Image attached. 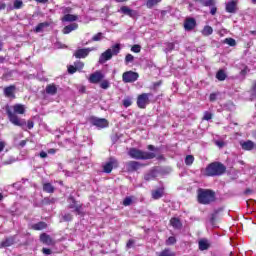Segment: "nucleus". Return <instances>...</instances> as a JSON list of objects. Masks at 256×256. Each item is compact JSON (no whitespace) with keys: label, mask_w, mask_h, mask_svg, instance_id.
<instances>
[{"label":"nucleus","mask_w":256,"mask_h":256,"mask_svg":"<svg viewBox=\"0 0 256 256\" xmlns=\"http://www.w3.org/2000/svg\"><path fill=\"white\" fill-rule=\"evenodd\" d=\"M6 113L12 125H15L16 127H22L24 131H27V129H25V125H27V121L17 116V115H25V105L15 104L14 106H6Z\"/></svg>","instance_id":"1"},{"label":"nucleus","mask_w":256,"mask_h":256,"mask_svg":"<svg viewBox=\"0 0 256 256\" xmlns=\"http://www.w3.org/2000/svg\"><path fill=\"white\" fill-rule=\"evenodd\" d=\"M225 171H227V167L223 163L212 162L206 167L204 175L206 177H220V175L225 174Z\"/></svg>","instance_id":"2"},{"label":"nucleus","mask_w":256,"mask_h":256,"mask_svg":"<svg viewBox=\"0 0 256 256\" xmlns=\"http://www.w3.org/2000/svg\"><path fill=\"white\" fill-rule=\"evenodd\" d=\"M215 201V192L209 189H198V203L201 205H209Z\"/></svg>","instance_id":"3"},{"label":"nucleus","mask_w":256,"mask_h":256,"mask_svg":"<svg viewBox=\"0 0 256 256\" xmlns=\"http://www.w3.org/2000/svg\"><path fill=\"white\" fill-rule=\"evenodd\" d=\"M130 157L132 159H142V160H147V159H155L156 155L153 152H145L143 150H139L137 148H131L128 152Z\"/></svg>","instance_id":"4"},{"label":"nucleus","mask_w":256,"mask_h":256,"mask_svg":"<svg viewBox=\"0 0 256 256\" xmlns=\"http://www.w3.org/2000/svg\"><path fill=\"white\" fill-rule=\"evenodd\" d=\"M90 125H93L94 127H97L98 129H105L106 127H109V121L105 118H99L95 116H91L88 119Z\"/></svg>","instance_id":"5"},{"label":"nucleus","mask_w":256,"mask_h":256,"mask_svg":"<svg viewBox=\"0 0 256 256\" xmlns=\"http://www.w3.org/2000/svg\"><path fill=\"white\" fill-rule=\"evenodd\" d=\"M150 97H153L152 93H142L137 97V105L139 109H145L151 101L149 100Z\"/></svg>","instance_id":"6"},{"label":"nucleus","mask_w":256,"mask_h":256,"mask_svg":"<svg viewBox=\"0 0 256 256\" xmlns=\"http://www.w3.org/2000/svg\"><path fill=\"white\" fill-rule=\"evenodd\" d=\"M139 79V73L133 71L124 72L122 75V81L124 83H135Z\"/></svg>","instance_id":"7"},{"label":"nucleus","mask_w":256,"mask_h":256,"mask_svg":"<svg viewBox=\"0 0 256 256\" xmlns=\"http://www.w3.org/2000/svg\"><path fill=\"white\" fill-rule=\"evenodd\" d=\"M68 203H69L68 209H74V211L77 213V215H81L83 206L77 204L75 197L69 196Z\"/></svg>","instance_id":"8"},{"label":"nucleus","mask_w":256,"mask_h":256,"mask_svg":"<svg viewBox=\"0 0 256 256\" xmlns=\"http://www.w3.org/2000/svg\"><path fill=\"white\" fill-rule=\"evenodd\" d=\"M91 51H95V48H82V49H78L74 52V57H76V59H85V57L89 56V53Z\"/></svg>","instance_id":"9"},{"label":"nucleus","mask_w":256,"mask_h":256,"mask_svg":"<svg viewBox=\"0 0 256 256\" xmlns=\"http://www.w3.org/2000/svg\"><path fill=\"white\" fill-rule=\"evenodd\" d=\"M119 163L117 159L110 158V160L103 166L104 173H111L113 171V167H118Z\"/></svg>","instance_id":"10"},{"label":"nucleus","mask_w":256,"mask_h":256,"mask_svg":"<svg viewBox=\"0 0 256 256\" xmlns=\"http://www.w3.org/2000/svg\"><path fill=\"white\" fill-rule=\"evenodd\" d=\"M143 167V164L137 162V161H129L126 163V169L129 173H133L137 171L138 169H141Z\"/></svg>","instance_id":"11"},{"label":"nucleus","mask_w":256,"mask_h":256,"mask_svg":"<svg viewBox=\"0 0 256 256\" xmlns=\"http://www.w3.org/2000/svg\"><path fill=\"white\" fill-rule=\"evenodd\" d=\"M195 27H197V20L195 18H186L184 21L185 31H193Z\"/></svg>","instance_id":"12"},{"label":"nucleus","mask_w":256,"mask_h":256,"mask_svg":"<svg viewBox=\"0 0 256 256\" xmlns=\"http://www.w3.org/2000/svg\"><path fill=\"white\" fill-rule=\"evenodd\" d=\"M103 79H105V75L99 71H96L90 75L89 81L90 83L97 84L100 83V81H103Z\"/></svg>","instance_id":"13"},{"label":"nucleus","mask_w":256,"mask_h":256,"mask_svg":"<svg viewBox=\"0 0 256 256\" xmlns=\"http://www.w3.org/2000/svg\"><path fill=\"white\" fill-rule=\"evenodd\" d=\"M16 89L17 88L15 87V85H11V86L4 88L5 97H8L10 99H15V90Z\"/></svg>","instance_id":"14"},{"label":"nucleus","mask_w":256,"mask_h":256,"mask_svg":"<svg viewBox=\"0 0 256 256\" xmlns=\"http://www.w3.org/2000/svg\"><path fill=\"white\" fill-rule=\"evenodd\" d=\"M240 145L244 151H253V149L255 148V143L251 140L241 141Z\"/></svg>","instance_id":"15"},{"label":"nucleus","mask_w":256,"mask_h":256,"mask_svg":"<svg viewBox=\"0 0 256 256\" xmlns=\"http://www.w3.org/2000/svg\"><path fill=\"white\" fill-rule=\"evenodd\" d=\"M113 56L111 54V50H106L104 53L101 54L100 58H99V63L103 64L106 61H110V59H112Z\"/></svg>","instance_id":"16"},{"label":"nucleus","mask_w":256,"mask_h":256,"mask_svg":"<svg viewBox=\"0 0 256 256\" xmlns=\"http://www.w3.org/2000/svg\"><path fill=\"white\" fill-rule=\"evenodd\" d=\"M40 241L44 243V245H55V242H53L51 236L45 233L40 235Z\"/></svg>","instance_id":"17"},{"label":"nucleus","mask_w":256,"mask_h":256,"mask_svg":"<svg viewBox=\"0 0 256 256\" xmlns=\"http://www.w3.org/2000/svg\"><path fill=\"white\" fill-rule=\"evenodd\" d=\"M198 247H199L200 251H207V249H209V247H211V244H209V240L203 238V239L199 240Z\"/></svg>","instance_id":"18"},{"label":"nucleus","mask_w":256,"mask_h":256,"mask_svg":"<svg viewBox=\"0 0 256 256\" xmlns=\"http://www.w3.org/2000/svg\"><path fill=\"white\" fill-rule=\"evenodd\" d=\"M15 243V236H10L0 243V247H11Z\"/></svg>","instance_id":"19"},{"label":"nucleus","mask_w":256,"mask_h":256,"mask_svg":"<svg viewBox=\"0 0 256 256\" xmlns=\"http://www.w3.org/2000/svg\"><path fill=\"white\" fill-rule=\"evenodd\" d=\"M227 13H237V3L235 1L228 2L226 4Z\"/></svg>","instance_id":"20"},{"label":"nucleus","mask_w":256,"mask_h":256,"mask_svg":"<svg viewBox=\"0 0 256 256\" xmlns=\"http://www.w3.org/2000/svg\"><path fill=\"white\" fill-rule=\"evenodd\" d=\"M157 178V170L152 169L148 173L144 175L145 181H153V179Z\"/></svg>","instance_id":"21"},{"label":"nucleus","mask_w":256,"mask_h":256,"mask_svg":"<svg viewBox=\"0 0 256 256\" xmlns=\"http://www.w3.org/2000/svg\"><path fill=\"white\" fill-rule=\"evenodd\" d=\"M78 27H79V24L72 23V24L64 27L63 33H64V35H69V33H71V31H75Z\"/></svg>","instance_id":"22"},{"label":"nucleus","mask_w":256,"mask_h":256,"mask_svg":"<svg viewBox=\"0 0 256 256\" xmlns=\"http://www.w3.org/2000/svg\"><path fill=\"white\" fill-rule=\"evenodd\" d=\"M47 27H49V22H42L35 27L34 31L35 33H43V31L47 29Z\"/></svg>","instance_id":"23"},{"label":"nucleus","mask_w":256,"mask_h":256,"mask_svg":"<svg viewBox=\"0 0 256 256\" xmlns=\"http://www.w3.org/2000/svg\"><path fill=\"white\" fill-rule=\"evenodd\" d=\"M47 95H57V86L55 84H50L46 86Z\"/></svg>","instance_id":"24"},{"label":"nucleus","mask_w":256,"mask_h":256,"mask_svg":"<svg viewBox=\"0 0 256 256\" xmlns=\"http://www.w3.org/2000/svg\"><path fill=\"white\" fill-rule=\"evenodd\" d=\"M170 225H172L174 229H181V227H183V224L181 223V220H179V218H171Z\"/></svg>","instance_id":"25"},{"label":"nucleus","mask_w":256,"mask_h":256,"mask_svg":"<svg viewBox=\"0 0 256 256\" xmlns=\"http://www.w3.org/2000/svg\"><path fill=\"white\" fill-rule=\"evenodd\" d=\"M163 188H158L152 191V199H161L163 197Z\"/></svg>","instance_id":"26"},{"label":"nucleus","mask_w":256,"mask_h":256,"mask_svg":"<svg viewBox=\"0 0 256 256\" xmlns=\"http://www.w3.org/2000/svg\"><path fill=\"white\" fill-rule=\"evenodd\" d=\"M43 191L45 193H55V187L51 183H44Z\"/></svg>","instance_id":"27"},{"label":"nucleus","mask_w":256,"mask_h":256,"mask_svg":"<svg viewBox=\"0 0 256 256\" xmlns=\"http://www.w3.org/2000/svg\"><path fill=\"white\" fill-rule=\"evenodd\" d=\"M32 229L35 231H43V229H47V224L45 222H38L32 226Z\"/></svg>","instance_id":"28"},{"label":"nucleus","mask_w":256,"mask_h":256,"mask_svg":"<svg viewBox=\"0 0 256 256\" xmlns=\"http://www.w3.org/2000/svg\"><path fill=\"white\" fill-rule=\"evenodd\" d=\"M121 11L124 13V15H128L129 17H135V11L127 6H122Z\"/></svg>","instance_id":"29"},{"label":"nucleus","mask_w":256,"mask_h":256,"mask_svg":"<svg viewBox=\"0 0 256 256\" xmlns=\"http://www.w3.org/2000/svg\"><path fill=\"white\" fill-rule=\"evenodd\" d=\"M77 19H79V17H78L77 15L66 14V15H64V17L62 18V21L73 22V21H77Z\"/></svg>","instance_id":"30"},{"label":"nucleus","mask_w":256,"mask_h":256,"mask_svg":"<svg viewBox=\"0 0 256 256\" xmlns=\"http://www.w3.org/2000/svg\"><path fill=\"white\" fill-rule=\"evenodd\" d=\"M108 51H111L112 56L119 55V52L121 51V45H113L111 48L108 49Z\"/></svg>","instance_id":"31"},{"label":"nucleus","mask_w":256,"mask_h":256,"mask_svg":"<svg viewBox=\"0 0 256 256\" xmlns=\"http://www.w3.org/2000/svg\"><path fill=\"white\" fill-rule=\"evenodd\" d=\"M202 35H204V37H209V35H213V27L205 26L202 30Z\"/></svg>","instance_id":"32"},{"label":"nucleus","mask_w":256,"mask_h":256,"mask_svg":"<svg viewBox=\"0 0 256 256\" xmlns=\"http://www.w3.org/2000/svg\"><path fill=\"white\" fill-rule=\"evenodd\" d=\"M216 78L218 81H225V79H227V74H225V71L219 70L216 74Z\"/></svg>","instance_id":"33"},{"label":"nucleus","mask_w":256,"mask_h":256,"mask_svg":"<svg viewBox=\"0 0 256 256\" xmlns=\"http://www.w3.org/2000/svg\"><path fill=\"white\" fill-rule=\"evenodd\" d=\"M223 43L229 45V47H235L237 45V41H235L233 38H226L224 39Z\"/></svg>","instance_id":"34"},{"label":"nucleus","mask_w":256,"mask_h":256,"mask_svg":"<svg viewBox=\"0 0 256 256\" xmlns=\"http://www.w3.org/2000/svg\"><path fill=\"white\" fill-rule=\"evenodd\" d=\"M157 3H161V0H148L146 6L148 7V9H153V7L157 5Z\"/></svg>","instance_id":"35"},{"label":"nucleus","mask_w":256,"mask_h":256,"mask_svg":"<svg viewBox=\"0 0 256 256\" xmlns=\"http://www.w3.org/2000/svg\"><path fill=\"white\" fill-rule=\"evenodd\" d=\"M217 215H219V210H216L214 213L211 214L210 223L211 225H215L217 221Z\"/></svg>","instance_id":"36"},{"label":"nucleus","mask_w":256,"mask_h":256,"mask_svg":"<svg viewBox=\"0 0 256 256\" xmlns=\"http://www.w3.org/2000/svg\"><path fill=\"white\" fill-rule=\"evenodd\" d=\"M174 49H175V44L168 42V43H166V48L164 51H165V53H169V52L173 51Z\"/></svg>","instance_id":"37"},{"label":"nucleus","mask_w":256,"mask_h":256,"mask_svg":"<svg viewBox=\"0 0 256 256\" xmlns=\"http://www.w3.org/2000/svg\"><path fill=\"white\" fill-rule=\"evenodd\" d=\"M193 161H195V157L193 155H187L185 158L186 165H193Z\"/></svg>","instance_id":"38"},{"label":"nucleus","mask_w":256,"mask_h":256,"mask_svg":"<svg viewBox=\"0 0 256 256\" xmlns=\"http://www.w3.org/2000/svg\"><path fill=\"white\" fill-rule=\"evenodd\" d=\"M165 243L166 245H175L177 243V239L175 236H170Z\"/></svg>","instance_id":"39"},{"label":"nucleus","mask_w":256,"mask_h":256,"mask_svg":"<svg viewBox=\"0 0 256 256\" xmlns=\"http://www.w3.org/2000/svg\"><path fill=\"white\" fill-rule=\"evenodd\" d=\"M134 60H135V57L132 54H127L125 57L126 65H129V63H133Z\"/></svg>","instance_id":"40"},{"label":"nucleus","mask_w":256,"mask_h":256,"mask_svg":"<svg viewBox=\"0 0 256 256\" xmlns=\"http://www.w3.org/2000/svg\"><path fill=\"white\" fill-rule=\"evenodd\" d=\"M159 256H175V254H173L171 250L165 249L162 252H160Z\"/></svg>","instance_id":"41"},{"label":"nucleus","mask_w":256,"mask_h":256,"mask_svg":"<svg viewBox=\"0 0 256 256\" xmlns=\"http://www.w3.org/2000/svg\"><path fill=\"white\" fill-rule=\"evenodd\" d=\"M213 119V114L211 112H204L203 120L204 121H211Z\"/></svg>","instance_id":"42"},{"label":"nucleus","mask_w":256,"mask_h":256,"mask_svg":"<svg viewBox=\"0 0 256 256\" xmlns=\"http://www.w3.org/2000/svg\"><path fill=\"white\" fill-rule=\"evenodd\" d=\"M132 203H133V199L131 197H126L123 200L124 207H129V205H131Z\"/></svg>","instance_id":"43"},{"label":"nucleus","mask_w":256,"mask_h":256,"mask_svg":"<svg viewBox=\"0 0 256 256\" xmlns=\"http://www.w3.org/2000/svg\"><path fill=\"white\" fill-rule=\"evenodd\" d=\"M203 6L204 7H214L215 6V0H205Z\"/></svg>","instance_id":"44"},{"label":"nucleus","mask_w":256,"mask_h":256,"mask_svg":"<svg viewBox=\"0 0 256 256\" xmlns=\"http://www.w3.org/2000/svg\"><path fill=\"white\" fill-rule=\"evenodd\" d=\"M21 7H23V1L14 0V9H21Z\"/></svg>","instance_id":"45"},{"label":"nucleus","mask_w":256,"mask_h":256,"mask_svg":"<svg viewBox=\"0 0 256 256\" xmlns=\"http://www.w3.org/2000/svg\"><path fill=\"white\" fill-rule=\"evenodd\" d=\"M103 39V33L99 32L92 37V41H101Z\"/></svg>","instance_id":"46"},{"label":"nucleus","mask_w":256,"mask_h":256,"mask_svg":"<svg viewBox=\"0 0 256 256\" xmlns=\"http://www.w3.org/2000/svg\"><path fill=\"white\" fill-rule=\"evenodd\" d=\"M132 247H135V240L130 239L126 244V249H132Z\"/></svg>","instance_id":"47"},{"label":"nucleus","mask_w":256,"mask_h":256,"mask_svg":"<svg viewBox=\"0 0 256 256\" xmlns=\"http://www.w3.org/2000/svg\"><path fill=\"white\" fill-rule=\"evenodd\" d=\"M63 221H73V215L66 213L62 216Z\"/></svg>","instance_id":"48"},{"label":"nucleus","mask_w":256,"mask_h":256,"mask_svg":"<svg viewBox=\"0 0 256 256\" xmlns=\"http://www.w3.org/2000/svg\"><path fill=\"white\" fill-rule=\"evenodd\" d=\"M131 51H133V53H141V46L136 44L132 46Z\"/></svg>","instance_id":"49"},{"label":"nucleus","mask_w":256,"mask_h":256,"mask_svg":"<svg viewBox=\"0 0 256 256\" xmlns=\"http://www.w3.org/2000/svg\"><path fill=\"white\" fill-rule=\"evenodd\" d=\"M100 87L101 89H109V81L108 80H104L100 83Z\"/></svg>","instance_id":"50"},{"label":"nucleus","mask_w":256,"mask_h":256,"mask_svg":"<svg viewBox=\"0 0 256 256\" xmlns=\"http://www.w3.org/2000/svg\"><path fill=\"white\" fill-rule=\"evenodd\" d=\"M132 104H133V101H131V99L129 98L123 100L124 107H131Z\"/></svg>","instance_id":"51"},{"label":"nucleus","mask_w":256,"mask_h":256,"mask_svg":"<svg viewBox=\"0 0 256 256\" xmlns=\"http://www.w3.org/2000/svg\"><path fill=\"white\" fill-rule=\"evenodd\" d=\"M76 72H77V67L76 66L70 65L68 67V73H70V75H73V73H76Z\"/></svg>","instance_id":"52"},{"label":"nucleus","mask_w":256,"mask_h":256,"mask_svg":"<svg viewBox=\"0 0 256 256\" xmlns=\"http://www.w3.org/2000/svg\"><path fill=\"white\" fill-rule=\"evenodd\" d=\"M76 69H83L85 67V64L81 61L75 62Z\"/></svg>","instance_id":"53"},{"label":"nucleus","mask_w":256,"mask_h":256,"mask_svg":"<svg viewBox=\"0 0 256 256\" xmlns=\"http://www.w3.org/2000/svg\"><path fill=\"white\" fill-rule=\"evenodd\" d=\"M42 253L44 255H51L53 253V251L51 249H49V248H43L42 249Z\"/></svg>","instance_id":"54"},{"label":"nucleus","mask_w":256,"mask_h":256,"mask_svg":"<svg viewBox=\"0 0 256 256\" xmlns=\"http://www.w3.org/2000/svg\"><path fill=\"white\" fill-rule=\"evenodd\" d=\"M35 123L33 122V120H28L27 121V128L28 129H33Z\"/></svg>","instance_id":"55"},{"label":"nucleus","mask_w":256,"mask_h":256,"mask_svg":"<svg viewBox=\"0 0 256 256\" xmlns=\"http://www.w3.org/2000/svg\"><path fill=\"white\" fill-rule=\"evenodd\" d=\"M215 145H217V147H220V149H221V148L225 147V142H223V141H216Z\"/></svg>","instance_id":"56"},{"label":"nucleus","mask_w":256,"mask_h":256,"mask_svg":"<svg viewBox=\"0 0 256 256\" xmlns=\"http://www.w3.org/2000/svg\"><path fill=\"white\" fill-rule=\"evenodd\" d=\"M248 71H249V68L247 66H245L244 69L241 70L240 75L245 76Z\"/></svg>","instance_id":"57"},{"label":"nucleus","mask_w":256,"mask_h":256,"mask_svg":"<svg viewBox=\"0 0 256 256\" xmlns=\"http://www.w3.org/2000/svg\"><path fill=\"white\" fill-rule=\"evenodd\" d=\"M210 101H217V94H215V93H212V94H210Z\"/></svg>","instance_id":"58"},{"label":"nucleus","mask_w":256,"mask_h":256,"mask_svg":"<svg viewBox=\"0 0 256 256\" xmlns=\"http://www.w3.org/2000/svg\"><path fill=\"white\" fill-rule=\"evenodd\" d=\"M252 95H253V97H256V81L254 82L253 87H252Z\"/></svg>","instance_id":"59"},{"label":"nucleus","mask_w":256,"mask_h":256,"mask_svg":"<svg viewBox=\"0 0 256 256\" xmlns=\"http://www.w3.org/2000/svg\"><path fill=\"white\" fill-rule=\"evenodd\" d=\"M40 157H41V159H46V157H47V152L41 151V152H40Z\"/></svg>","instance_id":"60"},{"label":"nucleus","mask_w":256,"mask_h":256,"mask_svg":"<svg viewBox=\"0 0 256 256\" xmlns=\"http://www.w3.org/2000/svg\"><path fill=\"white\" fill-rule=\"evenodd\" d=\"M157 87H161V81L155 82L153 84V89H157Z\"/></svg>","instance_id":"61"},{"label":"nucleus","mask_w":256,"mask_h":256,"mask_svg":"<svg viewBox=\"0 0 256 256\" xmlns=\"http://www.w3.org/2000/svg\"><path fill=\"white\" fill-rule=\"evenodd\" d=\"M210 13L211 15H215L217 13V7H212Z\"/></svg>","instance_id":"62"},{"label":"nucleus","mask_w":256,"mask_h":256,"mask_svg":"<svg viewBox=\"0 0 256 256\" xmlns=\"http://www.w3.org/2000/svg\"><path fill=\"white\" fill-rule=\"evenodd\" d=\"M5 149V142L1 141L0 142V153Z\"/></svg>","instance_id":"63"},{"label":"nucleus","mask_w":256,"mask_h":256,"mask_svg":"<svg viewBox=\"0 0 256 256\" xmlns=\"http://www.w3.org/2000/svg\"><path fill=\"white\" fill-rule=\"evenodd\" d=\"M7 4L5 3H0V11H3V9H6Z\"/></svg>","instance_id":"64"}]
</instances>
